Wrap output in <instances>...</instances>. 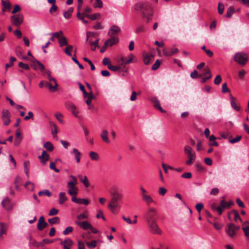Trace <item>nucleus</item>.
I'll use <instances>...</instances> for the list:
<instances>
[{
  "mask_svg": "<svg viewBox=\"0 0 249 249\" xmlns=\"http://www.w3.org/2000/svg\"><path fill=\"white\" fill-rule=\"evenodd\" d=\"M2 5L4 9H3V13H4L5 9L10 10L11 8V4L9 1H2Z\"/></svg>",
  "mask_w": 249,
  "mask_h": 249,
  "instance_id": "obj_45",
  "label": "nucleus"
},
{
  "mask_svg": "<svg viewBox=\"0 0 249 249\" xmlns=\"http://www.w3.org/2000/svg\"><path fill=\"white\" fill-rule=\"evenodd\" d=\"M101 14L99 13L94 14L93 15L86 14V17L90 19L91 20H94L99 19L101 18Z\"/></svg>",
  "mask_w": 249,
  "mask_h": 249,
  "instance_id": "obj_32",
  "label": "nucleus"
},
{
  "mask_svg": "<svg viewBox=\"0 0 249 249\" xmlns=\"http://www.w3.org/2000/svg\"><path fill=\"white\" fill-rule=\"evenodd\" d=\"M10 116V114L7 110L3 109L2 111L1 119L4 125H8L11 122Z\"/></svg>",
  "mask_w": 249,
  "mask_h": 249,
  "instance_id": "obj_12",
  "label": "nucleus"
},
{
  "mask_svg": "<svg viewBox=\"0 0 249 249\" xmlns=\"http://www.w3.org/2000/svg\"><path fill=\"white\" fill-rule=\"evenodd\" d=\"M38 158L41 160V163L45 165L49 160V156L46 151H43L41 155L39 156Z\"/></svg>",
  "mask_w": 249,
  "mask_h": 249,
  "instance_id": "obj_24",
  "label": "nucleus"
},
{
  "mask_svg": "<svg viewBox=\"0 0 249 249\" xmlns=\"http://www.w3.org/2000/svg\"><path fill=\"white\" fill-rule=\"evenodd\" d=\"M48 222L51 225H53L54 224H58L60 223V218L58 217H54L53 218L49 219Z\"/></svg>",
  "mask_w": 249,
  "mask_h": 249,
  "instance_id": "obj_41",
  "label": "nucleus"
},
{
  "mask_svg": "<svg viewBox=\"0 0 249 249\" xmlns=\"http://www.w3.org/2000/svg\"><path fill=\"white\" fill-rule=\"evenodd\" d=\"M60 244L63 245V247L66 246L67 247H71L73 245V242L71 239L67 238L64 241H62L60 242Z\"/></svg>",
  "mask_w": 249,
  "mask_h": 249,
  "instance_id": "obj_30",
  "label": "nucleus"
},
{
  "mask_svg": "<svg viewBox=\"0 0 249 249\" xmlns=\"http://www.w3.org/2000/svg\"><path fill=\"white\" fill-rule=\"evenodd\" d=\"M75 223L80 228L84 230H87L89 229V228H92V225L88 221H84L82 222L79 221H75Z\"/></svg>",
  "mask_w": 249,
  "mask_h": 249,
  "instance_id": "obj_15",
  "label": "nucleus"
},
{
  "mask_svg": "<svg viewBox=\"0 0 249 249\" xmlns=\"http://www.w3.org/2000/svg\"><path fill=\"white\" fill-rule=\"evenodd\" d=\"M142 16L143 18H145L147 20V22H149L153 16V11L149 12L146 14H144Z\"/></svg>",
  "mask_w": 249,
  "mask_h": 249,
  "instance_id": "obj_46",
  "label": "nucleus"
},
{
  "mask_svg": "<svg viewBox=\"0 0 249 249\" xmlns=\"http://www.w3.org/2000/svg\"><path fill=\"white\" fill-rule=\"evenodd\" d=\"M121 31V28L116 25H112L110 27L107 35L109 36H116Z\"/></svg>",
  "mask_w": 249,
  "mask_h": 249,
  "instance_id": "obj_10",
  "label": "nucleus"
},
{
  "mask_svg": "<svg viewBox=\"0 0 249 249\" xmlns=\"http://www.w3.org/2000/svg\"><path fill=\"white\" fill-rule=\"evenodd\" d=\"M8 225L3 222H0V237L2 238L3 234L7 233Z\"/></svg>",
  "mask_w": 249,
  "mask_h": 249,
  "instance_id": "obj_22",
  "label": "nucleus"
},
{
  "mask_svg": "<svg viewBox=\"0 0 249 249\" xmlns=\"http://www.w3.org/2000/svg\"><path fill=\"white\" fill-rule=\"evenodd\" d=\"M224 10V5L223 4H222L221 3H218V13L220 15L222 14L223 13Z\"/></svg>",
  "mask_w": 249,
  "mask_h": 249,
  "instance_id": "obj_60",
  "label": "nucleus"
},
{
  "mask_svg": "<svg viewBox=\"0 0 249 249\" xmlns=\"http://www.w3.org/2000/svg\"><path fill=\"white\" fill-rule=\"evenodd\" d=\"M204 77L202 78L201 82L202 83H205L208 79H210L212 77V74L209 70H208L204 74Z\"/></svg>",
  "mask_w": 249,
  "mask_h": 249,
  "instance_id": "obj_35",
  "label": "nucleus"
},
{
  "mask_svg": "<svg viewBox=\"0 0 249 249\" xmlns=\"http://www.w3.org/2000/svg\"><path fill=\"white\" fill-rule=\"evenodd\" d=\"M70 153L73 155L76 162L79 163L82 157V154L81 152H80L77 149L74 148L71 151Z\"/></svg>",
  "mask_w": 249,
  "mask_h": 249,
  "instance_id": "obj_19",
  "label": "nucleus"
},
{
  "mask_svg": "<svg viewBox=\"0 0 249 249\" xmlns=\"http://www.w3.org/2000/svg\"><path fill=\"white\" fill-rule=\"evenodd\" d=\"M73 48V46L72 45H69L67 46V47L64 49V51L68 56H71V50Z\"/></svg>",
  "mask_w": 249,
  "mask_h": 249,
  "instance_id": "obj_51",
  "label": "nucleus"
},
{
  "mask_svg": "<svg viewBox=\"0 0 249 249\" xmlns=\"http://www.w3.org/2000/svg\"><path fill=\"white\" fill-rule=\"evenodd\" d=\"M95 8H101L103 7V2L101 0H95V1L93 4Z\"/></svg>",
  "mask_w": 249,
  "mask_h": 249,
  "instance_id": "obj_54",
  "label": "nucleus"
},
{
  "mask_svg": "<svg viewBox=\"0 0 249 249\" xmlns=\"http://www.w3.org/2000/svg\"><path fill=\"white\" fill-rule=\"evenodd\" d=\"M160 66V62L159 60H157L156 62L152 65V69L153 70H157Z\"/></svg>",
  "mask_w": 249,
  "mask_h": 249,
  "instance_id": "obj_64",
  "label": "nucleus"
},
{
  "mask_svg": "<svg viewBox=\"0 0 249 249\" xmlns=\"http://www.w3.org/2000/svg\"><path fill=\"white\" fill-rule=\"evenodd\" d=\"M144 218L146 223L157 221L159 214L157 209L154 207H149L145 212Z\"/></svg>",
  "mask_w": 249,
  "mask_h": 249,
  "instance_id": "obj_2",
  "label": "nucleus"
},
{
  "mask_svg": "<svg viewBox=\"0 0 249 249\" xmlns=\"http://www.w3.org/2000/svg\"><path fill=\"white\" fill-rule=\"evenodd\" d=\"M77 18L80 20H81L83 23L87 24L88 21L84 19L85 15L82 14L80 12H77L76 15Z\"/></svg>",
  "mask_w": 249,
  "mask_h": 249,
  "instance_id": "obj_42",
  "label": "nucleus"
},
{
  "mask_svg": "<svg viewBox=\"0 0 249 249\" xmlns=\"http://www.w3.org/2000/svg\"><path fill=\"white\" fill-rule=\"evenodd\" d=\"M25 187L28 190L33 191L35 188V184L31 181H27L25 184Z\"/></svg>",
  "mask_w": 249,
  "mask_h": 249,
  "instance_id": "obj_39",
  "label": "nucleus"
},
{
  "mask_svg": "<svg viewBox=\"0 0 249 249\" xmlns=\"http://www.w3.org/2000/svg\"><path fill=\"white\" fill-rule=\"evenodd\" d=\"M98 241L96 240H92L86 243L87 247L90 249H93L96 247Z\"/></svg>",
  "mask_w": 249,
  "mask_h": 249,
  "instance_id": "obj_43",
  "label": "nucleus"
},
{
  "mask_svg": "<svg viewBox=\"0 0 249 249\" xmlns=\"http://www.w3.org/2000/svg\"><path fill=\"white\" fill-rule=\"evenodd\" d=\"M59 45L60 47H62L65 45H66V46L69 45L66 38L64 37H62L61 38H59Z\"/></svg>",
  "mask_w": 249,
  "mask_h": 249,
  "instance_id": "obj_50",
  "label": "nucleus"
},
{
  "mask_svg": "<svg viewBox=\"0 0 249 249\" xmlns=\"http://www.w3.org/2000/svg\"><path fill=\"white\" fill-rule=\"evenodd\" d=\"M50 35L53 36V37L59 39V38H61V36L63 35V32L62 31H59V32L51 33Z\"/></svg>",
  "mask_w": 249,
  "mask_h": 249,
  "instance_id": "obj_55",
  "label": "nucleus"
},
{
  "mask_svg": "<svg viewBox=\"0 0 249 249\" xmlns=\"http://www.w3.org/2000/svg\"><path fill=\"white\" fill-rule=\"evenodd\" d=\"M16 60V58L15 57L11 56L10 59L9 63H7L5 64V68L7 69L10 67H12L13 65L14 62Z\"/></svg>",
  "mask_w": 249,
  "mask_h": 249,
  "instance_id": "obj_52",
  "label": "nucleus"
},
{
  "mask_svg": "<svg viewBox=\"0 0 249 249\" xmlns=\"http://www.w3.org/2000/svg\"><path fill=\"white\" fill-rule=\"evenodd\" d=\"M142 200L147 205H149L151 203H153L155 202V201L152 197V196L148 195H145L142 196Z\"/></svg>",
  "mask_w": 249,
  "mask_h": 249,
  "instance_id": "obj_23",
  "label": "nucleus"
},
{
  "mask_svg": "<svg viewBox=\"0 0 249 249\" xmlns=\"http://www.w3.org/2000/svg\"><path fill=\"white\" fill-rule=\"evenodd\" d=\"M234 12V8L232 6H230V7H229V8L228 9V10L227 11V13H226V16L227 18H230L231 17L232 15L233 14Z\"/></svg>",
  "mask_w": 249,
  "mask_h": 249,
  "instance_id": "obj_47",
  "label": "nucleus"
},
{
  "mask_svg": "<svg viewBox=\"0 0 249 249\" xmlns=\"http://www.w3.org/2000/svg\"><path fill=\"white\" fill-rule=\"evenodd\" d=\"M73 11V7H70L68 11H66L64 13V17L67 19H69L71 16V14Z\"/></svg>",
  "mask_w": 249,
  "mask_h": 249,
  "instance_id": "obj_36",
  "label": "nucleus"
},
{
  "mask_svg": "<svg viewBox=\"0 0 249 249\" xmlns=\"http://www.w3.org/2000/svg\"><path fill=\"white\" fill-rule=\"evenodd\" d=\"M209 222L213 226V227L215 230H218V231L220 230L223 226V225L222 224L219 223L217 222H212L210 221Z\"/></svg>",
  "mask_w": 249,
  "mask_h": 249,
  "instance_id": "obj_44",
  "label": "nucleus"
},
{
  "mask_svg": "<svg viewBox=\"0 0 249 249\" xmlns=\"http://www.w3.org/2000/svg\"><path fill=\"white\" fill-rule=\"evenodd\" d=\"M134 8L136 11H140L142 15L152 11L150 4L147 2H138L134 5Z\"/></svg>",
  "mask_w": 249,
  "mask_h": 249,
  "instance_id": "obj_4",
  "label": "nucleus"
},
{
  "mask_svg": "<svg viewBox=\"0 0 249 249\" xmlns=\"http://www.w3.org/2000/svg\"><path fill=\"white\" fill-rule=\"evenodd\" d=\"M101 137L104 142L107 143L110 142V141L108 139V133L107 130L105 129L102 131L101 134Z\"/></svg>",
  "mask_w": 249,
  "mask_h": 249,
  "instance_id": "obj_28",
  "label": "nucleus"
},
{
  "mask_svg": "<svg viewBox=\"0 0 249 249\" xmlns=\"http://www.w3.org/2000/svg\"><path fill=\"white\" fill-rule=\"evenodd\" d=\"M65 107L67 109L70 111L74 116L77 117L78 116L79 111L76 106L72 103L71 102H66L65 104Z\"/></svg>",
  "mask_w": 249,
  "mask_h": 249,
  "instance_id": "obj_11",
  "label": "nucleus"
},
{
  "mask_svg": "<svg viewBox=\"0 0 249 249\" xmlns=\"http://www.w3.org/2000/svg\"><path fill=\"white\" fill-rule=\"evenodd\" d=\"M230 102L232 107L236 111H239L240 109V107L235 102V98L232 96L230 95Z\"/></svg>",
  "mask_w": 249,
  "mask_h": 249,
  "instance_id": "obj_26",
  "label": "nucleus"
},
{
  "mask_svg": "<svg viewBox=\"0 0 249 249\" xmlns=\"http://www.w3.org/2000/svg\"><path fill=\"white\" fill-rule=\"evenodd\" d=\"M219 207H220L221 208V211L222 212H223V211L227 207V204H226V202L225 201L224 199H222L221 201H220V206H219Z\"/></svg>",
  "mask_w": 249,
  "mask_h": 249,
  "instance_id": "obj_58",
  "label": "nucleus"
},
{
  "mask_svg": "<svg viewBox=\"0 0 249 249\" xmlns=\"http://www.w3.org/2000/svg\"><path fill=\"white\" fill-rule=\"evenodd\" d=\"M151 101L155 104L154 107L156 108L159 109L162 112H165L161 107L160 102L158 101V99L156 97L152 98L151 99Z\"/></svg>",
  "mask_w": 249,
  "mask_h": 249,
  "instance_id": "obj_27",
  "label": "nucleus"
},
{
  "mask_svg": "<svg viewBox=\"0 0 249 249\" xmlns=\"http://www.w3.org/2000/svg\"><path fill=\"white\" fill-rule=\"evenodd\" d=\"M70 178H71L72 180L67 183V187L68 188V194L72 196H75L78 191V188L76 186L77 184V180L76 177L73 175H70Z\"/></svg>",
  "mask_w": 249,
  "mask_h": 249,
  "instance_id": "obj_3",
  "label": "nucleus"
},
{
  "mask_svg": "<svg viewBox=\"0 0 249 249\" xmlns=\"http://www.w3.org/2000/svg\"><path fill=\"white\" fill-rule=\"evenodd\" d=\"M178 52V49L176 48H173L169 50L166 48L163 49V53L165 56H170L174 54L177 53Z\"/></svg>",
  "mask_w": 249,
  "mask_h": 249,
  "instance_id": "obj_20",
  "label": "nucleus"
},
{
  "mask_svg": "<svg viewBox=\"0 0 249 249\" xmlns=\"http://www.w3.org/2000/svg\"><path fill=\"white\" fill-rule=\"evenodd\" d=\"M150 232L154 234L161 235L162 231L158 224L157 221L146 223Z\"/></svg>",
  "mask_w": 249,
  "mask_h": 249,
  "instance_id": "obj_7",
  "label": "nucleus"
},
{
  "mask_svg": "<svg viewBox=\"0 0 249 249\" xmlns=\"http://www.w3.org/2000/svg\"><path fill=\"white\" fill-rule=\"evenodd\" d=\"M68 199L67 197L66 196V194L64 192H60L59 194V200L58 202L59 204H63Z\"/></svg>",
  "mask_w": 249,
  "mask_h": 249,
  "instance_id": "obj_29",
  "label": "nucleus"
},
{
  "mask_svg": "<svg viewBox=\"0 0 249 249\" xmlns=\"http://www.w3.org/2000/svg\"><path fill=\"white\" fill-rule=\"evenodd\" d=\"M56 119L61 124L63 123V120L62 119L63 115L61 113L58 112L55 114Z\"/></svg>",
  "mask_w": 249,
  "mask_h": 249,
  "instance_id": "obj_57",
  "label": "nucleus"
},
{
  "mask_svg": "<svg viewBox=\"0 0 249 249\" xmlns=\"http://www.w3.org/2000/svg\"><path fill=\"white\" fill-rule=\"evenodd\" d=\"M108 68L110 70L112 71H119L120 69V67L113 66V65H112L111 64V65H109L108 66Z\"/></svg>",
  "mask_w": 249,
  "mask_h": 249,
  "instance_id": "obj_62",
  "label": "nucleus"
},
{
  "mask_svg": "<svg viewBox=\"0 0 249 249\" xmlns=\"http://www.w3.org/2000/svg\"><path fill=\"white\" fill-rule=\"evenodd\" d=\"M48 226V224L45 221L44 218L41 216L39 218L37 227L38 230L41 231Z\"/></svg>",
  "mask_w": 249,
  "mask_h": 249,
  "instance_id": "obj_18",
  "label": "nucleus"
},
{
  "mask_svg": "<svg viewBox=\"0 0 249 249\" xmlns=\"http://www.w3.org/2000/svg\"><path fill=\"white\" fill-rule=\"evenodd\" d=\"M73 231V228L71 226H69L67 227L65 230L63 231V234L64 235H67L69 233Z\"/></svg>",
  "mask_w": 249,
  "mask_h": 249,
  "instance_id": "obj_56",
  "label": "nucleus"
},
{
  "mask_svg": "<svg viewBox=\"0 0 249 249\" xmlns=\"http://www.w3.org/2000/svg\"><path fill=\"white\" fill-rule=\"evenodd\" d=\"M110 38L107 40L105 42V45L110 47L117 44L119 42V38L117 36H110Z\"/></svg>",
  "mask_w": 249,
  "mask_h": 249,
  "instance_id": "obj_17",
  "label": "nucleus"
},
{
  "mask_svg": "<svg viewBox=\"0 0 249 249\" xmlns=\"http://www.w3.org/2000/svg\"><path fill=\"white\" fill-rule=\"evenodd\" d=\"M43 146L47 150L52 151L53 150L54 147L53 144L50 142H47L44 143Z\"/></svg>",
  "mask_w": 249,
  "mask_h": 249,
  "instance_id": "obj_37",
  "label": "nucleus"
},
{
  "mask_svg": "<svg viewBox=\"0 0 249 249\" xmlns=\"http://www.w3.org/2000/svg\"><path fill=\"white\" fill-rule=\"evenodd\" d=\"M24 170L26 176L29 177L30 162L28 160L25 161L23 163Z\"/></svg>",
  "mask_w": 249,
  "mask_h": 249,
  "instance_id": "obj_31",
  "label": "nucleus"
},
{
  "mask_svg": "<svg viewBox=\"0 0 249 249\" xmlns=\"http://www.w3.org/2000/svg\"><path fill=\"white\" fill-rule=\"evenodd\" d=\"M80 181L84 184L86 188H88L89 187V184L88 181L87 177L86 176H84L83 178H80Z\"/></svg>",
  "mask_w": 249,
  "mask_h": 249,
  "instance_id": "obj_53",
  "label": "nucleus"
},
{
  "mask_svg": "<svg viewBox=\"0 0 249 249\" xmlns=\"http://www.w3.org/2000/svg\"><path fill=\"white\" fill-rule=\"evenodd\" d=\"M110 195L111 198L109 200L107 207L112 213L117 214L121 208L119 201L122 199L123 195L116 189L110 191Z\"/></svg>",
  "mask_w": 249,
  "mask_h": 249,
  "instance_id": "obj_1",
  "label": "nucleus"
},
{
  "mask_svg": "<svg viewBox=\"0 0 249 249\" xmlns=\"http://www.w3.org/2000/svg\"><path fill=\"white\" fill-rule=\"evenodd\" d=\"M48 79L49 80H53V81L54 83V85L53 86L51 83H46V85L48 86L49 90L51 92H54L57 90L58 84L56 82V79L53 77L51 75V71H49V74H48Z\"/></svg>",
  "mask_w": 249,
  "mask_h": 249,
  "instance_id": "obj_13",
  "label": "nucleus"
},
{
  "mask_svg": "<svg viewBox=\"0 0 249 249\" xmlns=\"http://www.w3.org/2000/svg\"><path fill=\"white\" fill-rule=\"evenodd\" d=\"M38 195L39 196H52V193L49 190L46 189L39 191Z\"/></svg>",
  "mask_w": 249,
  "mask_h": 249,
  "instance_id": "obj_40",
  "label": "nucleus"
},
{
  "mask_svg": "<svg viewBox=\"0 0 249 249\" xmlns=\"http://www.w3.org/2000/svg\"><path fill=\"white\" fill-rule=\"evenodd\" d=\"M58 132V128L56 124H53L52 134L54 138L57 137V134Z\"/></svg>",
  "mask_w": 249,
  "mask_h": 249,
  "instance_id": "obj_49",
  "label": "nucleus"
},
{
  "mask_svg": "<svg viewBox=\"0 0 249 249\" xmlns=\"http://www.w3.org/2000/svg\"><path fill=\"white\" fill-rule=\"evenodd\" d=\"M122 218L129 224H135L137 222V220H134L132 221L130 218L126 217L124 215L122 216Z\"/></svg>",
  "mask_w": 249,
  "mask_h": 249,
  "instance_id": "obj_48",
  "label": "nucleus"
},
{
  "mask_svg": "<svg viewBox=\"0 0 249 249\" xmlns=\"http://www.w3.org/2000/svg\"><path fill=\"white\" fill-rule=\"evenodd\" d=\"M232 213L234 214V220L236 222H242V220L241 218L240 217L238 212L236 210H233L232 211Z\"/></svg>",
  "mask_w": 249,
  "mask_h": 249,
  "instance_id": "obj_38",
  "label": "nucleus"
},
{
  "mask_svg": "<svg viewBox=\"0 0 249 249\" xmlns=\"http://www.w3.org/2000/svg\"><path fill=\"white\" fill-rule=\"evenodd\" d=\"M1 204L3 209L7 211H11L14 207V204L12 202L11 199L8 197H6L2 201Z\"/></svg>",
  "mask_w": 249,
  "mask_h": 249,
  "instance_id": "obj_9",
  "label": "nucleus"
},
{
  "mask_svg": "<svg viewBox=\"0 0 249 249\" xmlns=\"http://www.w3.org/2000/svg\"><path fill=\"white\" fill-rule=\"evenodd\" d=\"M234 60L240 64L244 65L247 60V58L245 54L241 53H236L234 55Z\"/></svg>",
  "mask_w": 249,
  "mask_h": 249,
  "instance_id": "obj_14",
  "label": "nucleus"
},
{
  "mask_svg": "<svg viewBox=\"0 0 249 249\" xmlns=\"http://www.w3.org/2000/svg\"><path fill=\"white\" fill-rule=\"evenodd\" d=\"M10 18L12 24L17 27H19L23 21V16L21 14L12 16Z\"/></svg>",
  "mask_w": 249,
  "mask_h": 249,
  "instance_id": "obj_8",
  "label": "nucleus"
},
{
  "mask_svg": "<svg viewBox=\"0 0 249 249\" xmlns=\"http://www.w3.org/2000/svg\"><path fill=\"white\" fill-rule=\"evenodd\" d=\"M211 208L213 210V211L214 212H217L219 215H221L222 214V211L221 210V208L219 207V206H216L215 203H213L211 204Z\"/></svg>",
  "mask_w": 249,
  "mask_h": 249,
  "instance_id": "obj_34",
  "label": "nucleus"
},
{
  "mask_svg": "<svg viewBox=\"0 0 249 249\" xmlns=\"http://www.w3.org/2000/svg\"><path fill=\"white\" fill-rule=\"evenodd\" d=\"M71 200L73 202L77 204H83L85 205H88L89 204V201L87 199L84 198H77L76 196L71 197Z\"/></svg>",
  "mask_w": 249,
  "mask_h": 249,
  "instance_id": "obj_21",
  "label": "nucleus"
},
{
  "mask_svg": "<svg viewBox=\"0 0 249 249\" xmlns=\"http://www.w3.org/2000/svg\"><path fill=\"white\" fill-rule=\"evenodd\" d=\"M154 55L151 53H145L143 55V60L145 65H148L153 60Z\"/></svg>",
  "mask_w": 249,
  "mask_h": 249,
  "instance_id": "obj_16",
  "label": "nucleus"
},
{
  "mask_svg": "<svg viewBox=\"0 0 249 249\" xmlns=\"http://www.w3.org/2000/svg\"><path fill=\"white\" fill-rule=\"evenodd\" d=\"M239 229V226H236L232 223H229L227 224L226 227L225 232L230 237L233 239L235 238L237 231Z\"/></svg>",
  "mask_w": 249,
  "mask_h": 249,
  "instance_id": "obj_6",
  "label": "nucleus"
},
{
  "mask_svg": "<svg viewBox=\"0 0 249 249\" xmlns=\"http://www.w3.org/2000/svg\"><path fill=\"white\" fill-rule=\"evenodd\" d=\"M184 153L187 155L188 160L186 161L187 165H190L195 161L196 158V154L195 152L193 150L192 148L188 145H185L184 148Z\"/></svg>",
  "mask_w": 249,
  "mask_h": 249,
  "instance_id": "obj_5",
  "label": "nucleus"
},
{
  "mask_svg": "<svg viewBox=\"0 0 249 249\" xmlns=\"http://www.w3.org/2000/svg\"><path fill=\"white\" fill-rule=\"evenodd\" d=\"M242 229L244 232L245 236L247 238H249V226L242 227Z\"/></svg>",
  "mask_w": 249,
  "mask_h": 249,
  "instance_id": "obj_59",
  "label": "nucleus"
},
{
  "mask_svg": "<svg viewBox=\"0 0 249 249\" xmlns=\"http://www.w3.org/2000/svg\"><path fill=\"white\" fill-rule=\"evenodd\" d=\"M133 58V55L132 54H129L127 57H122L121 58V61L122 64H127L130 63L132 62Z\"/></svg>",
  "mask_w": 249,
  "mask_h": 249,
  "instance_id": "obj_25",
  "label": "nucleus"
},
{
  "mask_svg": "<svg viewBox=\"0 0 249 249\" xmlns=\"http://www.w3.org/2000/svg\"><path fill=\"white\" fill-rule=\"evenodd\" d=\"M58 213V210L55 208H52L49 212V216L56 215Z\"/></svg>",
  "mask_w": 249,
  "mask_h": 249,
  "instance_id": "obj_63",
  "label": "nucleus"
},
{
  "mask_svg": "<svg viewBox=\"0 0 249 249\" xmlns=\"http://www.w3.org/2000/svg\"><path fill=\"white\" fill-rule=\"evenodd\" d=\"M89 156L90 158L92 160L97 161L99 160L100 157L98 154L94 151H91L89 153Z\"/></svg>",
  "mask_w": 249,
  "mask_h": 249,
  "instance_id": "obj_33",
  "label": "nucleus"
},
{
  "mask_svg": "<svg viewBox=\"0 0 249 249\" xmlns=\"http://www.w3.org/2000/svg\"><path fill=\"white\" fill-rule=\"evenodd\" d=\"M241 136H237L233 139H230L229 141L231 143H234L239 142L241 139Z\"/></svg>",
  "mask_w": 249,
  "mask_h": 249,
  "instance_id": "obj_61",
  "label": "nucleus"
}]
</instances>
